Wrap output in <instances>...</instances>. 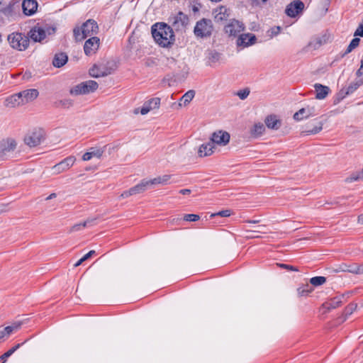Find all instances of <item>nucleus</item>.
Instances as JSON below:
<instances>
[{"label":"nucleus","instance_id":"nucleus-1","mask_svg":"<svg viewBox=\"0 0 363 363\" xmlns=\"http://www.w3.org/2000/svg\"><path fill=\"white\" fill-rule=\"evenodd\" d=\"M152 35L156 43L164 48L171 47L175 41L173 28L164 23L154 24Z\"/></svg>","mask_w":363,"mask_h":363},{"label":"nucleus","instance_id":"nucleus-2","mask_svg":"<svg viewBox=\"0 0 363 363\" xmlns=\"http://www.w3.org/2000/svg\"><path fill=\"white\" fill-rule=\"evenodd\" d=\"M99 30L97 23L92 19L87 20L84 23L81 28H74V35L77 40H82L89 36L96 34Z\"/></svg>","mask_w":363,"mask_h":363},{"label":"nucleus","instance_id":"nucleus-3","mask_svg":"<svg viewBox=\"0 0 363 363\" xmlns=\"http://www.w3.org/2000/svg\"><path fill=\"white\" fill-rule=\"evenodd\" d=\"M213 26L211 19L202 18L197 21L194 28V33L199 38H209L213 33Z\"/></svg>","mask_w":363,"mask_h":363},{"label":"nucleus","instance_id":"nucleus-4","mask_svg":"<svg viewBox=\"0 0 363 363\" xmlns=\"http://www.w3.org/2000/svg\"><path fill=\"white\" fill-rule=\"evenodd\" d=\"M7 40L11 47L18 51L26 50L30 43L28 37L21 33H12L9 34Z\"/></svg>","mask_w":363,"mask_h":363},{"label":"nucleus","instance_id":"nucleus-5","mask_svg":"<svg viewBox=\"0 0 363 363\" xmlns=\"http://www.w3.org/2000/svg\"><path fill=\"white\" fill-rule=\"evenodd\" d=\"M98 88V84L94 80H89L82 82L73 86L69 92L72 95L77 96L94 92Z\"/></svg>","mask_w":363,"mask_h":363},{"label":"nucleus","instance_id":"nucleus-6","mask_svg":"<svg viewBox=\"0 0 363 363\" xmlns=\"http://www.w3.org/2000/svg\"><path fill=\"white\" fill-rule=\"evenodd\" d=\"M17 147V142L12 138H6L0 140V158L7 159Z\"/></svg>","mask_w":363,"mask_h":363},{"label":"nucleus","instance_id":"nucleus-7","mask_svg":"<svg viewBox=\"0 0 363 363\" xmlns=\"http://www.w3.org/2000/svg\"><path fill=\"white\" fill-rule=\"evenodd\" d=\"M230 138V135L228 132L219 130L212 133L211 142L213 145L225 146L229 143Z\"/></svg>","mask_w":363,"mask_h":363},{"label":"nucleus","instance_id":"nucleus-8","mask_svg":"<svg viewBox=\"0 0 363 363\" xmlns=\"http://www.w3.org/2000/svg\"><path fill=\"white\" fill-rule=\"evenodd\" d=\"M76 161V158L74 156H69L56 164L52 167V170L55 174H59L68 170L71 167L73 166Z\"/></svg>","mask_w":363,"mask_h":363},{"label":"nucleus","instance_id":"nucleus-9","mask_svg":"<svg viewBox=\"0 0 363 363\" xmlns=\"http://www.w3.org/2000/svg\"><path fill=\"white\" fill-rule=\"evenodd\" d=\"M43 139V133L40 130H34L28 134L25 138V143L29 147H36L40 145Z\"/></svg>","mask_w":363,"mask_h":363},{"label":"nucleus","instance_id":"nucleus-10","mask_svg":"<svg viewBox=\"0 0 363 363\" xmlns=\"http://www.w3.org/2000/svg\"><path fill=\"white\" fill-rule=\"evenodd\" d=\"M305 8L304 4L300 0H294L290 3L286 9V13L294 18L301 13Z\"/></svg>","mask_w":363,"mask_h":363},{"label":"nucleus","instance_id":"nucleus-11","mask_svg":"<svg viewBox=\"0 0 363 363\" xmlns=\"http://www.w3.org/2000/svg\"><path fill=\"white\" fill-rule=\"evenodd\" d=\"M172 28L176 30H183L188 24L189 18L186 15L182 12H179L178 14L170 19Z\"/></svg>","mask_w":363,"mask_h":363},{"label":"nucleus","instance_id":"nucleus-12","mask_svg":"<svg viewBox=\"0 0 363 363\" xmlns=\"http://www.w3.org/2000/svg\"><path fill=\"white\" fill-rule=\"evenodd\" d=\"M318 114V111L314 106H307L301 108L294 113V118L296 121H301L310 116H315Z\"/></svg>","mask_w":363,"mask_h":363},{"label":"nucleus","instance_id":"nucleus-13","mask_svg":"<svg viewBox=\"0 0 363 363\" xmlns=\"http://www.w3.org/2000/svg\"><path fill=\"white\" fill-rule=\"evenodd\" d=\"M100 40L97 37H91L86 40L84 45V50L86 55H92L99 49Z\"/></svg>","mask_w":363,"mask_h":363},{"label":"nucleus","instance_id":"nucleus-14","mask_svg":"<svg viewBox=\"0 0 363 363\" xmlns=\"http://www.w3.org/2000/svg\"><path fill=\"white\" fill-rule=\"evenodd\" d=\"M244 30L243 24L236 20H233L225 26V32L230 36H236Z\"/></svg>","mask_w":363,"mask_h":363},{"label":"nucleus","instance_id":"nucleus-15","mask_svg":"<svg viewBox=\"0 0 363 363\" xmlns=\"http://www.w3.org/2000/svg\"><path fill=\"white\" fill-rule=\"evenodd\" d=\"M363 84L362 79H358L354 82H352L347 87L342 88L338 93V101L342 99H344L347 95L352 94L355 90H357L360 86Z\"/></svg>","mask_w":363,"mask_h":363},{"label":"nucleus","instance_id":"nucleus-16","mask_svg":"<svg viewBox=\"0 0 363 363\" xmlns=\"http://www.w3.org/2000/svg\"><path fill=\"white\" fill-rule=\"evenodd\" d=\"M113 70L111 68H108L105 66L94 65L89 69V74L92 77L99 78L111 74Z\"/></svg>","mask_w":363,"mask_h":363},{"label":"nucleus","instance_id":"nucleus-17","mask_svg":"<svg viewBox=\"0 0 363 363\" xmlns=\"http://www.w3.org/2000/svg\"><path fill=\"white\" fill-rule=\"evenodd\" d=\"M160 105V98H152L147 101L145 102L140 109V113L145 115L152 110L159 108Z\"/></svg>","mask_w":363,"mask_h":363},{"label":"nucleus","instance_id":"nucleus-18","mask_svg":"<svg viewBox=\"0 0 363 363\" xmlns=\"http://www.w3.org/2000/svg\"><path fill=\"white\" fill-rule=\"evenodd\" d=\"M28 38L34 42H41L46 37V33L44 29L40 27H34L28 33Z\"/></svg>","mask_w":363,"mask_h":363},{"label":"nucleus","instance_id":"nucleus-19","mask_svg":"<svg viewBox=\"0 0 363 363\" xmlns=\"http://www.w3.org/2000/svg\"><path fill=\"white\" fill-rule=\"evenodd\" d=\"M4 106L8 108H16L23 105V100L19 93L8 96L4 103Z\"/></svg>","mask_w":363,"mask_h":363},{"label":"nucleus","instance_id":"nucleus-20","mask_svg":"<svg viewBox=\"0 0 363 363\" xmlns=\"http://www.w3.org/2000/svg\"><path fill=\"white\" fill-rule=\"evenodd\" d=\"M256 37L253 34H242L239 36L237 40V45L238 46L247 47L252 45L256 42Z\"/></svg>","mask_w":363,"mask_h":363},{"label":"nucleus","instance_id":"nucleus-21","mask_svg":"<svg viewBox=\"0 0 363 363\" xmlns=\"http://www.w3.org/2000/svg\"><path fill=\"white\" fill-rule=\"evenodd\" d=\"M23 13L27 16L34 14L38 9V2L36 0H23L22 3Z\"/></svg>","mask_w":363,"mask_h":363},{"label":"nucleus","instance_id":"nucleus-22","mask_svg":"<svg viewBox=\"0 0 363 363\" xmlns=\"http://www.w3.org/2000/svg\"><path fill=\"white\" fill-rule=\"evenodd\" d=\"M19 94H21L23 104H26L35 99L39 93L37 89H31L21 91Z\"/></svg>","mask_w":363,"mask_h":363},{"label":"nucleus","instance_id":"nucleus-23","mask_svg":"<svg viewBox=\"0 0 363 363\" xmlns=\"http://www.w3.org/2000/svg\"><path fill=\"white\" fill-rule=\"evenodd\" d=\"M104 152V148L100 147H91L88 152L84 153L82 156L84 161L90 160L93 157L101 158Z\"/></svg>","mask_w":363,"mask_h":363},{"label":"nucleus","instance_id":"nucleus-24","mask_svg":"<svg viewBox=\"0 0 363 363\" xmlns=\"http://www.w3.org/2000/svg\"><path fill=\"white\" fill-rule=\"evenodd\" d=\"M314 89L315 91V98L321 100L326 98L330 89L328 86L322 85L320 84H315Z\"/></svg>","mask_w":363,"mask_h":363},{"label":"nucleus","instance_id":"nucleus-25","mask_svg":"<svg viewBox=\"0 0 363 363\" xmlns=\"http://www.w3.org/2000/svg\"><path fill=\"white\" fill-rule=\"evenodd\" d=\"M149 188H150V186L147 179H143L139 184L131 187L130 189L131 191L132 195L134 196L145 192Z\"/></svg>","mask_w":363,"mask_h":363},{"label":"nucleus","instance_id":"nucleus-26","mask_svg":"<svg viewBox=\"0 0 363 363\" xmlns=\"http://www.w3.org/2000/svg\"><path fill=\"white\" fill-rule=\"evenodd\" d=\"M265 124L270 129L278 130L281 125V121L277 116L270 115L266 118Z\"/></svg>","mask_w":363,"mask_h":363},{"label":"nucleus","instance_id":"nucleus-27","mask_svg":"<svg viewBox=\"0 0 363 363\" xmlns=\"http://www.w3.org/2000/svg\"><path fill=\"white\" fill-rule=\"evenodd\" d=\"M215 20L218 22L225 21L230 16V11L225 6H221L215 11Z\"/></svg>","mask_w":363,"mask_h":363},{"label":"nucleus","instance_id":"nucleus-28","mask_svg":"<svg viewBox=\"0 0 363 363\" xmlns=\"http://www.w3.org/2000/svg\"><path fill=\"white\" fill-rule=\"evenodd\" d=\"M214 147V145L210 141L200 146L198 154L199 157L209 156L213 152Z\"/></svg>","mask_w":363,"mask_h":363},{"label":"nucleus","instance_id":"nucleus-29","mask_svg":"<svg viewBox=\"0 0 363 363\" xmlns=\"http://www.w3.org/2000/svg\"><path fill=\"white\" fill-rule=\"evenodd\" d=\"M323 123L321 121H315V124L313 125V128H310L308 125H306V128L301 132V135H315L319 133L323 129Z\"/></svg>","mask_w":363,"mask_h":363},{"label":"nucleus","instance_id":"nucleus-30","mask_svg":"<svg viewBox=\"0 0 363 363\" xmlns=\"http://www.w3.org/2000/svg\"><path fill=\"white\" fill-rule=\"evenodd\" d=\"M68 57L67 55L64 52H60L55 54L53 60H52V65L55 67H61L63 65L66 64L67 62Z\"/></svg>","mask_w":363,"mask_h":363},{"label":"nucleus","instance_id":"nucleus-31","mask_svg":"<svg viewBox=\"0 0 363 363\" xmlns=\"http://www.w3.org/2000/svg\"><path fill=\"white\" fill-rule=\"evenodd\" d=\"M170 178L171 175L164 174L163 176H160L152 179L147 180V182L149 183L150 186L152 187V186L156 184H167Z\"/></svg>","mask_w":363,"mask_h":363},{"label":"nucleus","instance_id":"nucleus-32","mask_svg":"<svg viewBox=\"0 0 363 363\" xmlns=\"http://www.w3.org/2000/svg\"><path fill=\"white\" fill-rule=\"evenodd\" d=\"M265 130V127L262 123L258 122L253 125L250 128V134L255 138L259 137Z\"/></svg>","mask_w":363,"mask_h":363},{"label":"nucleus","instance_id":"nucleus-33","mask_svg":"<svg viewBox=\"0 0 363 363\" xmlns=\"http://www.w3.org/2000/svg\"><path fill=\"white\" fill-rule=\"evenodd\" d=\"M342 304V298L341 297H335L331 299L329 302H327L323 305V307H326L328 310L334 309Z\"/></svg>","mask_w":363,"mask_h":363},{"label":"nucleus","instance_id":"nucleus-34","mask_svg":"<svg viewBox=\"0 0 363 363\" xmlns=\"http://www.w3.org/2000/svg\"><path fill=\"white\" fill-rule=\"evenodd\" d=\"M24 342L21 344H17L13 347H11L10 350H9L3 354L1 356H0V362H2V363H4L7 358H9L11 354H13L18 349H19L22 345H23Z\"/></svg>","mask_w":363,"mask_h":363},{"label":"nucleus","instance_id":"nucleus-35","mask_svg":"<svg viewBox=\"0 0 363 363\" xmlns=\"http://www.w3.org/2000/svg\"><path fill=\"white\" fill-rule=\"evenodd\" d=\"M313 291V289L312 286H311L309 284H305L302 286H300L297 289V292L298 296H308L309 294H311Z\"/></svg>","mask_w":363,"mask_h":363},{"label":"nucleus","instance_id":"nucleus-36","mask_svg":"<svg viewBox=\"0 0 363 363\" xmlns=\"http://www.w3.org/2000/svg\"><path fill=\"white\" fill-rule=\"evenodd\" d=\"M194 96L195 91L194 90H189L182 96L180 101L183 102L184 106H186L194 99Z\"/></svg>","mask_w":363,"mask_h":363},{"label":"nucleus","instance_id":"nucleus-37","mask_svg":"<svg viewBox=\"0 0 363 363\" xmlns=\"http://www.w3.org/2000/svg\"><path fill=\"white\" fill-rule=\"evenodd\" d=\"M326 282V278L325 277H314L310 279V283L314 286H318L323 285Z\"/></svg>","mask_w":363,"mask_h":363},{"label":"nucleus","instance_id":"nucleus-38","mask_svg":"<svg viewBox=\"0 0 363 363\" xmlns=\"http://www.w3.org/2000/svg\"><path fill=\"white\" fill-rule=\"evenodd\" d=\"M359 41L360 40L358 38L352 39L345 53L343 54V56L351 52L354 49H355L359 45Z\"/></svg>","mask_w":363,"mask_h":363},{"label":"nucleus","instance_id":"nucleus-39","mask_svg":"<svg viewBox=\"0 0 363 363\" xmlns=\"http://www.w3.org/2000/svg\"><path fill=\"white\" fill-rule=\"evenodd\" d=\"M21 322H15L13 323L11 325L6 326V330H7V334H11L15 331H17L21 327Z\"/></svg>","mask_w":363,"mask_h":363},{"label":"nucleus","instance_id":"nucleus-40","mask_svg":"<svg viewBox=\"0 0 363 363\" xmlns=\"http://www.w3.org/2000/svg\"><path fill=\"white\" fill-rule=\"evenodd\" d=\"M220 60V54L216 51H211L208 54V60L210 63H216Z\"/></svg>","mask_w":363,"mask_h":363},{"label":"nucleus","instance_id":"nucleus-41","mask_svg":"<svg viewBox=\"0 0 363 363\" xmlns=\"http://www.w3.org/2000/svg\"><path fill=\"white\" fill-rule=\"evenodd\" d=\"M250 93V89L245 88L238 91L236 94L240 99L244 100L249 96Z\"/></svg>","mask_w":363,"mask_h":363},{"label":"nucleus","instance_id":"nucleus-42","mask_svg":"<svg viewBox=\"0 0 363 363\" xmlns=\"http://www.w3.org/2000/svg\"><path fill=\"white\" fill-rule=\"evenodd\" d=\"M359 179H363V169L362 172L354 173L347 178V180L350 182L357 181Z\"/></svg>","mask_w":363,"mask_h":363},{"label":"nucleus","instance_id":"nucleus-43","mask_svg":"<svg viewBox=\"0 0 363 363\" xmlns=\"http://www.w3.org/2000/svg\"><path fill=\"white\" fill-rule=\"evenodd\" d=\"M230 215H231V211L229 210V209H226V210L220 211H219L218 213H212L211 215V217L213 218V217H215L216 216H221V217H229Z\"/></svg>","mask_w":363,"mask_h":363},{"label":"nucleus","instance_id":"nucleus-44","mask_svg":"<svg viewBox=\"0 0 363 363\" xmlns=\"http://www.w3.org/2000/svg\"><path fill=\"white\" fill-rule=\"evenodd\" d=\"M200 219V216L196 214H185L184 220L186 221H197Z\"/></svg>","mask_w":363,"mask_h":363},{"label":"nucleus","instance_id":"nucleus-45","mask_svg":"<svg viewBox=\"0 0 363 363\" xmlns=\"http://www.w3.org/2000/svg\"><path fill=\"white\" fill-rule=\"evenodd\" d=\"M177 64V61L173 57H167L166 58L165 65L171 69H173Z\"/></svg>","mask_w":363,"mask_h":363},{"label":"nucleus","instance_id":"nucleus-46","mask_svg":"<svg viewBox=\"0 0 363 363\" xmlns=\"http://www.w3.org/2000/svg\"><path fill=\"white\" fill-rule=\"evenodd\" d=\"M6 331V328H0V342H4L9 337L10 334H7Z\"/></svg>","mask_w":363,"mask_h":363},{"label":"nucleus","instance_id":"nucleus-47","mask_svg":"<svg viewBox=\"0 0 363 363\" xmlns=\"http://www.w3.org/2000/svg\"><path fill=\"white\" fill-rule=\"evenodd\" d=\"M82 224H83V223H80L74 225L69 229V233L77 232V231L81 230L82 229L86 228V226L82 225Z\"/></svg>","mask_w":363,"mask_h":363},{"label":"nucleus","instance_id":"nucleus-48","mask_svg":"<svg viewBox=\"0 0 363 363\" xmlns=\"http://www.w3.org/2000/svg\"><path fill=\"white\" fill-rule=\"evenodd\" d=\"M60 105L64 108H69L72 106V101L70 99H64L59 102Z\"/></svg>","mask_w":363,"mask_h":363},{"label":"nucleus","instance_id":"nucleus-49","mask_svg":"<svg viewBox=\"0 0 363 363\" xmlns=\"http://www.w3.org/2000/svg\"><path fill=\"white\" fill-rule=\"evenodd\" d=\"M96 220V218H88L87 220H86L85 221L83 222L82 225L86 226V227L90 226V225H95Z\"/></svg>","mask_w":363,"mask_h":363},{"label":"nucleus","instance_id":"nucleus-50","mask_svg":"<svg viewBox=\"0 0 363 363\" xmlns=\"http://www.w3.org/2000/svg\"><path fill=\"white\" fill-rule=\"evenodd\" d=\"M277 265L281 268H284V269H288V270H291V271H295V272H298V269L292 266V265H289V264H277Z\"/></svg>","mask_w":363,"mask_h":363},{"label":"nucleus","instance_id":"nucleus-51","mask_svg":"<svg viewBox=\"0 0 363 363\" xmlns=\"http://www.w3.org/2000/svg\"><path fill=\"white\" fill-rule=\"evenodd\" d=\"M281 31V28L279 26H276L274 28H272L269 32L271 34L269 35L271 37L275 36L278 35Z\"/></svg>","mask_w":363,"mask_h":363},{"label":"nucleus","instance_id":"nucleus-52","mask_svg":"<svg viewBox=\"0 0 363 363\" xmlns=\"http://www.w3.org/2000/svg\"><path fill=\"white\" fill-rule=\"evenodd\" d=\"M354 36L363 37V25H359L354 34Z\"/></svg>","mask_w":363,"mask_h":363},{"label":"nucleus","instance_id":"nucleus-53","mask_svg":"<svg viewBox=\"0 0 363 363\" xmlns=\"http://www.w3.org/2000/svg\"><path fill=\"white\" fill-rule=\"evenodd\" d=\"M357 265L353 264V265L349 266L347 269H344L343 271L349 272L356 274V272H354V271H357Z\"/></svg>","mask_w":363,"mask_h":363},{"label":"nucleus","instance_id":"nucleus-54","mask_svg":"<svg viewBox=\"0 0 363 363\" xmlns=\"http://www.w3.org/2000/svg\"><path fill=\"white\" fill-rule=\"evenodd\" d=\"M133 196L132 195V193H131V191L130 189L128 190V191H123L121 195H120V199H126L129 196Z\"/></svg>","mask_w":363,"mask_h":363},{"label":"nucleus","instance_id":"nucleus-55","mask_svg":"<svg viewBox=\"0 0 363 363\" xmlns=\"http://www.w3.org/2000/svg\"><path fill=\"white\" fill-rule=\"evenodd\" d=\"M95 254L96 252L94 250H91L87 254H86L83 257L84 258V259L87 260L89 258H90L92 255Z\"/></svg>","mask_w":363,"mask_h":363},{"label":"nucleus","instance_id":"nucleus-56","mask_svg":"<svg viewBox=\"0 0 363 363\" xmlns=\"http://www.w3.org/2000/svg\"><path fill=\"white\" fill-rule=\"evenodd\" d=\"M356 274H363V264L357 265Z\"/></svg>","mask_w":363,"mask_h":363},{"label":"nucleus","instance_id":"nucleus-57","mask_svg":"<svg viewBox=\"0 0 363 363\" xmlns=\"http://www.w3.org/2000/svg\"><path fill=\"white\" fill-rule=\"evenodd\" d=\"M253 4H256V5H260V4H265L267 0H252Z\"/></svg>","mask_w":363,"mask_h":363},{"label":"nucleus","instance_id":"nucleus-58","mask_svg":"<svg viewBox=\"0 0 363 363\" xmlns=\"http://www.w3.org/2000/svg\"><path fill=\"white\" fill-rule=\"evenodd\" d=\"M179 193L183 195L189 194L191 193V190L189 189H184L179 191Z\"/></svg>","mask_w":363,"mask_h":363},{"label":"nucleus","instance_id":"nucleus-59","mask_svg":"<svg viewBox=\"0 0 363 363\" xmlns=\"http://www.w3.org/2000/svg\"><path fill=\"white\" fill-rule=\"evenodd\" d=\"M363 74V67L360 66L359 69L357 71L356 75L359 77Z\"/></svg>","mask_w":363,"mask_h":363},{"label":"nucleus","instance_id":"nucleus-60","mask_svg":"<svg viewBox=\"0 0 363 363\" xmlns=\"http://www.w3.org/2000/svg\"><path fill=\"white\" fill-rule=\"evenodd\" d=\"M84 261H86V259H84V258L82 257L79 260H78L75 264H74V267H78L79 266L80 264H82Z\"/></svg>","mask_w":363,"mask_h":363},{"label":"nucleus","instance_id":"nucleus-61","mask_svg":"<svg viewBox=\"0 0 363 363\" xmlns=\"http://www.w3.org/2000/svg\"><path fill=\"white\" fill-rule=\"evenodd\" d=\"M57 196V194L55 193H52L50 194L47 198H46V201H48V200H50V199H55L56 198Z\"/></svg>","mask_w":363,"mask_h":363},{"label":"nucleus","instance_id":"nucleus-62","mask_svg":"<svg viewBox=\"0 0 363 363\" xmlns=\"http://www.w3.org/2000/svg\"><path fill=\"white\" fill-rule=\"evenodd\" d=\"M358 223L363 225V213L358 216Z\"/></svg>","mask_w":363,"mask_h":363},{"label":"nucleus","instance_id":"nucleus-63","mask_svg":"<svg viewBox=\"0 0 363 363\" xmlns=\"http://www.w3.org/2000/svg\"><path fill=\"white\" fill-rule=\"evenodd\" d=\"M245 222L248 223H258L259 222V220H247Z\"/></svg>","mask_w":363,"mask_h":363},{"label":"nucleus","instance_id":"nucleus-64","mask_svg":"<svg viewBox=\"0 0 363 363\" xmlns=\"http://www.w3.org/2000/svg\"><path fill=\"white\" fill-rule=\"evenodd\" d=\"M362 67H363V59L361 60V65Z\"/></svg>","mask_w":363,"mask_h":363}]
</instances>
